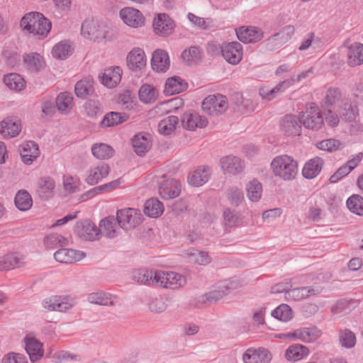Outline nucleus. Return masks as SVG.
<instances>
[{
	"label": "nucleus",
	"mask_w": 363,
	"mask_h": 363,
	"mask_svg": "<svg viewBox=\"0 0 363 363\" xmlns=\"http://www.w3.org/2000/svg\"><path fill=\"white\" fill-rule=\"evenodd\" d=\"M187 89V84L179 77L168 78L164 85V93L166 95L179 94Z\"/></svg>",
	"instance_id": "obj_33"
},
{
	"label": "nucleus",
	"mask_w": 363,
	"mask_h": 363,
	"mask_svg": "<svg viewBox=\"0 0 363 363\" xmlns=\"http://www.w3.org/2000/svg\"><path fill=\"white\" fill-rule=\"evenodd\" d=\"M347 99L339 88L331 86L326 91L322 106L324 109L336 106L339 108Z\"/></svg>",
	"instance_id": "obj_15"
},
{
	"label": "nucleus",
	"mask_w": 363,
	"mask_h": 363,
	"mask_svg": "<svg viewBox=\"0 0 363 363\" xmlns=\"http://www.w3.org/2000/svg\"><path fill=\"white\" fill-rule=\"evenodd\" d=\"M156 285L166 289H178L186 283V277L174 272L155 271Z\"/></svg>",
	"instance_id": "obj_4"
},
{
	"label": "nucleus",
	"mask_w": 363,
	"mask_h": 363,
	"mask_svg": "<svg viewBox=\"0 0 363 363\" xmlns=\"http://www.w3.org/2000/svg\"><path fill=\"white\" fill-rule=\"evenodd\" d=\"M52 53L57 59H66L72 53L71 45L69 42L62 41L53 47Z\"/></svg>",
	"instance_id": "obj_54"
},
{
	"label": "nucleus",
	"mask_w": 363,
	"mask_h": 363,
	"mask_svg": "<svg viewBox=\"0 0 363 363\" xmlns=\"http://www.w3.org/2000/svg\"><path fill=\"white\" fill-rule=\"evenodd\" d=\"M271 315L280 321L288 322L292 319L294 313L289 306L283 303L274 309Z\"/></svg>",
	"instance_id": "obj_51"
},
{
	"label": "nucleus",
	"mask_w": 363,
	"mask_h": 363,
	"mask_svg": "<svg viewBox=\"0 0 363 363\" xmlns=\"http://www.w3.org/2000/svg\"><path fill=\"white\" fill-rule=\"evenodd\" d=\"M186 255L190 262L199 264L206 265L211 262L208 252L191 248L186 250Z\"/></svg>",
	"instance_id": "obj_46"
},
{
	"label": "nucleus",
	"mask_w": 363,
	"mask_h": 363,
	"mask_svg": "<svg viewBox=\"0 0 363 363\" xmlns=\"http://www.w3.org/2000/svg\"><path fill=\"white\" fill-rule=\"evenodd\" d=\"M210 168L208 167H199L188 177V182L193 186H200L208 181Z\"/></svg>",
	"instance_id": "obj_34"
},
{
	"label": "nucleus",
	"mask_w": 363,
	"mask_h": 363,
	"mask_svg": "<svg viewBox=\"0 0 363 363\" xmlns=\"http://www.w3.org/2000/svg\"><path fill=\"white\" fill-rule=\"evenodd\" d=\"M339 340L342 347L350 349L354 347L356 344V336L353 332L345 329L340 332Z\"/></svg>",
	"instance_id": "obj_61"
},
{
	"label": "nucleus",
	"mask_w": 363,
	"mask_h": 363,
	"mask_svg": "<svg viewBox=\"0 0 363 363\" xmlns=\"http://www.w3.org/2000/svg\"><path fill=\"white\" fill-rule=\"evenodd\" d=\"M93 84V79L90 77H86L77 82L74 87L76 96L79 98H85L91 95L94 91Z\"/></svg>",
	"instance_id": "obj_40"
},
{
	"label": "nucleus",
	"mask_w": 363,
	"mask_h": 363,
	"mask_svg": "<svg viewBox=\"0 0 363 363\" xmlns=\"http://www.w3.org/2000/svg\"><path fill=\"white\" fill-rule=\"evenodd\" d=\"M110 167L107 164H101L100 165L90 168L86 182L90 185L97 184L100 180L107 177L109 173Z\"/></svg>",
	"instance_id": "obj_31"
},
{
	"label": "nucleus",
	"mask_w": 363,
	"mask_h": 363,
	"mask_svg": "<svg viewBox=\"0 0 363 363\" xmlns=\"http://www.w3.org/2000/svg\"><path fill=\"white\" fill-rule=\"evenodd\" d=\"M73 97L71 93H60L56 99V106L60 112L68 113L72 107Z\"/></svg>",
	"instance_id": "obj_50"
},
{
	"label": "nucleus",
	"mask_w": 363,
	"mask_h": 363,
	"mask_svg": "<svg viewBox=\"0 0 363 363\" xmlns=\"http://www.w3.org/2000/svg\"><path fill=\"white\" fill-rule=\"evenodd\" d=\"M181 123L185 129L194 130L197 128H204L208 121L205 117L201 116L198 113L189 111L184 113Z\"/></svg>",
	"instance_id": "obj_14"
},
{
	"label": "nucleus",
	"mask_w": 363,
	"mask_h": 363,
	"mask_svg": "<svg viewBox=\"0 0 363 363\" xmlns=\"http://www.w3.org/2000/svg\"><path fill=\"white\" fill-rule=\"evenodd\" d=\"M82 34L86 38L91 40H100L106 38L105 32L102 30L100 24L92 19L85 20L81 28Z\"/></svg>",
	"instance_id": "obj_12"
},
{
	"label": "nucleus",
	"mask_w": 363,
	"mask_h": 363,
	"mask_svg": "<svg viewBox=\"0 0 363 363\" xmlns=\"http://www.w3.org/2000/svg\"><path fill=\"white\" fill-rule=\"evenodd\" d=\"M246 191L250 201H257L262 196V185L257 180H252L247 184Z\"/></svg>",
	"instance_id": "obj_55"
},
{
	"label": "nucleus",
	"mask_w": 363,
	"mask_h": 363,
	"mask_svg": "<svg viewBox=\"0 0 363 363\" xmlns=\"http://www.w3.org/2000/svg\"><path fill=\"white\" fill-rule=\"evenodd\" d=\"M202 52L200 48L191 46L189 49L185 50L182 54V57L187 65H191L201 59Z\"/></svg>",
	"instance_id": "obj_56"
},
{
	"label": "nucleus",
	"mask_w": 363,
	"mask_h": 363,
	"mask_svg": "<svg viewBox=\"0 0 363 363\" xmlns=\"http://www.w3.org/2000/svg\"><path fill=\"white\" fill-rule=\"evenodd\" d=\"M316 147L320 150L332 152L340 150L342 146L340 140L330 138L318 142L316 144Z\"/></svg>",
	"instance_id": "obj_62"
},
{
	"label": "nucleus",
	"mask_w": 363,
	"mask_h": 363,
	"mask_svg": "<svg viewBox=\"0 0 363 363\" xmlns=\"http://www.w3.org/2000/svg\"><path fill=\"white\" fill-rule=\"evenodd\" d=\"M43 307L50 311L64 312L75 305V301L69 296H53L45 298L42 302Z\"/></svg>",
	"instance_id": "obj_6"
},
{
	"label": "nucleus",
	"mask_w": 363,
	"mask_h": 363,
	"mask_svg": "<svg viewBox=\"0 0 363 363\" xmlns=\"http://www.w3.org/2000/svg\"><path fill=\"white\" fill-rule=\"evenodd\" d=\"M323 164L324 161L320 157L311 159L303 166L302 169L303 176L309 179L316 177L321 172Z\"/></svg>",
	"instance_id": "obj_26"
},
{
	"label": "nucleus",
	"mask_w": 363,
	"mask_h": 363,
	"mask_svg": "<svg viewBox=\"0 0 363 363\" xmlns=\"http://www.w3.org/2000/svg\"><path fill=\"white\" fill-rule=\"evenodd\" d=\"M139 98L145 104L150 103L157 98L156 89L149 84H144L139 90Z\"/></svg>",
	"instance_id": "obj_59"
},
{
	"label": "nucleus",
	"mask_w": 363,
	"mask_h": 363,
	"mask_svg": "<svg viewBox=\"0 0 363 363\" xmlns=\"http://www.w3.org/2000/svg\"><path fill=\"white\" fill-rule=\"evenodd\" d=\"M84 257L85 254L83 252L70 248H61L54 253V257L57 262L65 264L78 262Z\"/></svg>",
	"instance_id": "obj_17"
},
{
	"label": "nucleus",
	"mask_w": 363,
	"mask_h": 363,
	"mask_svg": "<svg viewBox=\"0 0 363 363\" xmlns=\"http://www.w3.org/2000/svg\"><path fill=\"white\" fill-rule=\"evenodd\" d=\"M23 62L26 68L31 72L40 71L45 65L42 56L37 52L25 53Z\"/></svg>",
	"instance_id": "obj_32"
},
{
	"label": "nucleus",
	"mask_w": 363,
	"mask_h": 363,
	"mask_svg": "<svg viewBox=\"0 0 363 363\" xmlns=\"http://www.w3.org/2000/svg\"><path fill=\"white\" fill-rule=\"evenodd\" d=\"M179 123V118L175 116H169L160 121L158 131L163 135H169L175 129Z\"/></svg>",
	"instance_id": "obj_47"
},
{
	"label": "nucleus",
	"mask_w": 363,
	"mask_h": 363,
	"mask_svg": "<svg viewBox=\"0 0 363 363\" xmlns=\"http://www.w3.org/2000/svg\"><path fill=\"white\" fill-rule=\"evenodd\" d=\"M322 333L316 327L301 328L289 333L286 336L294 340H300L304 342H313L318 340Z\"/></svg>",
	"instance_id": "obj_11"
},
{
	"label": "nucleus",
	"mask_w": 363,
	"mask_h": 363,
	"mask_svg": "<svg viewBox=\"0 0 363 363\" xmlns=\"http://www.w3.org/2000/svg\"><path fill=\"white\" fill-rule=\"evenodd\" d=\"M4 82L10 89L14 91H21L26 87L25 79L17 73H10L4 75Z\"/></svg>",
	"instance_id": "obj_41"
},
{
	"label": "nucleus",
	"mask_w": 363,
	"mask_h": 363,
	"mask_svg": "<svg viewBox=\"0 0 363 363\" xmlns=\"http://www.w3.org/2000/svg\"><path fill=\"white\" fill-rule=\"evenodd\" d=\"M44 242L47 248L52 249L60 246L68 245L69 240L62 235L53 233L46 236Z\"/></svg>",
	"instance_id": "obj_53"
},
{
	"label": "nucleus",
	"mask_w": 363,
	"mask_h": 363,
	"mask_svg": "<svg viewBox=\"0 0 363 363\" xmlns=\"http://www.w3.org/2000/svg\"><path fill=\"white\" fill-rule=\"evenodd\" d=\"M84 107L86 116L90 118L96 117L98 115H100L102 113L99 102L98 101L88 100L84 104Z\"/></svg>",
	"instance_id": "obj_63"
},
{
	"label": "nucleus",
	"mask_w": 363,
	"mask_h": 363,
	"mask_svg": "<svg viewBox=\"0 0 363 363\" xmlns=\"http://www.w3.org/2000/svg\"><path fill=\"white\" fill-rule=\"evenodd\" d=\"M227 196L230 203L235 206H239L244 199L242 191L235 186L228 190Z\"/></svg>",
	"instance_id": "obj_64"
},
{
	"label": "nucleus",
	"mask_w": 363,
	"mask_h": 363,
	"mask_svg": "<svg viewBox=\"0 0 363 363\" xmlns=\"http://www.w3.org/2000/svg\"><path fill=\"white\" fill-rule=\"evenodd\" d=\"M223 219L225 225L229 228L238 226L242 221V218L240 213L235 210L226 208L223 211Z\"/></svg>",
	"instance_id": "obj_57"
},
{
	"label": "nucleus",
	"mask_w": 363,
	"mask_h": 363,
	"mask_svg": "<svg viewBox=\"0 0 363 363\" xmlns=\"http://www.w3.org/2000/svg\"><path fill=\"white\" fill-rule=\"evenodd\" d=\"M23 262V257L15 254H9L0 257V271L9 270L19 267Z\"/></svg>",
	"instance_id": "obj_42"
},
{
	"label": "nucleus",
	"mask_w": 363,
	"mask_h": 363,
	"mask_svg": "<svg viewBox=\"0 0 363 363\" xmlns=\"http://www.w3.org/2000/svg\"><path fill=\"white\" fill-rule=\"evenodd\" d=\"M340 117L347 121L355 120L358 116V108L356 105H353L347 99L337 109Z\"/></svg>",
	"instance_id": "obj_45"
},
{
	"label": "nucleus",
	"mask_w": 363,
	"mask_h": 363,
	"mask_svg": "<svg viewBox=\"0 0 363 363\" xmlns=\"http://www.w3.org/2000/svg\"><path fill=\"white\" fill-rule=\"evenodd\" d=\"M169 57L167 52L157 49L152 53L151 66L157 72H165L169 67Z\"/></svg>",
	"instance_id": "obj_23"
},
{
	"label": "nucleus",
	"mask_w": 363,
	"mask_h": 363,
	"mask_svg": "<svg viewBox=\"0 0 363 363\" xmlns=\"http://www.w3.org/2000/svg\"><path fill=\"white\" fill-rule=\"evenodd\" d=\"M222 55L229 64L238 65L242 59V46L237 41L223 43L222 44Z\"/></svg>",
	"instance_id": "obj_7"
},
{
	"label": "nucleus",
	"mask_w": 363,
	"mask_h": 363,
	"mask_svg": "<svg viewBox=\"0 0 363 363\" xmlns=\"http://www.w3.org/2000/svg\"><path fill=\"white\" fill-rule=\"evenodd\" d=\"M20 155L24 164L30 165L40 156L38 145L34 141H28L21 146Z\"/></svg>",
	"instance_id": "obj_19"
},
{
	"label": "nucleus",
	"mask_w": 363,
	"mask_h": 363,
	"mask_svg": "<svg viewBox=\"0 0 363 363\" xmlns=\"http://www.w3.org/2000/svg\"><path fill=\"white\" fill-rule=\"evenodd\" d=\"M300 120L301 125L312 130H320L324 123L323 115L318 106L313 103L306 106L305 111L301 112Z\"/></svg>",
	"instance_id": "obj_2"
},
{
	"label": "nucleus",
	"mask_w": 363,
	"mask_h": 363,
	"mask_svg": "<svg viewBox=\"0 0 363 363\" xmlns=\"http://www.w3.org/2000/svg\"><path fill=\"white\" fill-rule=\"evenodd\" d=\"M37 12H30L26 13L21 20L20 25L22 29L24 31H26L29 33H33V30H36L35 29V23H37V16L35 13Z\"/></svg>",
	"instance_id": "obj_60"
},
{
	"label": "nucleus",
	"mask_w": 363,
	"mask_h": 363,
	"mask_svg": "<svg viewBox=\"0 0 363 363\" xmlns=\"http://www.w3.org/2000/svg\"><path fill=\"white\" fill-rule=\"evenodd\" d=\"M133 277L139 283L146 285H156L155 271L139 269L134 272Z\"/></svg>",
	"instance_id": "obj_49"
},
{
	"label": "nucleus",
	"mask_w": 363,
	"mask_h": 363,
	"mask_svg": "<svg viewBox=\"0 0 363 363\" xmlns=\"http://www.w3.org/2000/svg\"><path fill=\"white\" fill-rule=\"evenodd\" d=\"M272 359V353L263 347L249 348L242 354L244 363H269Z\"/></svg>",
	"instance_id": "obj_8"
},
{
	"label": "nucleus",
	"mask_w": 363,
	"mask_h": 363,
	"mask_svg": "<svg viewBox=\"0 0 363 363\" xmlns=\"http://www.w3.org/2000/svg\"><path fill=\"white\" fill-rule=\"evenodd\" d=\"M220 164L223 171L233 174L241 172L244 168L243 162L239 157L232 155L223 157Z\"/></svg>",
	"instance_id": "obj_28"
},
{
	"label": "nucleus",
	"mask_w": 363,
	"mask_h": 363,
	"mask_svg": "<svg viewBox=\"0 0 363 363\" xmlns=\"http://www.w3.org/2000/svg\"><path fill=\"white\" fill-rule=\"evenodd\" d=\"M270 166L274 175L284 181L294 179L298 172V162L287 155L275 157Z\"/></svg>",
	"instance_id": "obj_1"
},
{
	"label": "nucleus",
	"mask_w": 363,
	"mask_h": 363,
	"mask_svg": "<svg viewBox=\"0 0 363 363\" xmlns=\"http://www.w3.org/2000/svg\"><path fill=\"white\" fill-rule=\"evenodd\" d=\"M75 232L80 238L89 241L96 240L99 235V228L88 219L78 221L75 225Z\"/></svg>",
	"instance_id": "obj_9"
},
{
	"label": "nucleus",
	"mask_w": 363,
	"mask_h": 363,
	"mask_svg": "<svg viewBox=\"0 0 363 363\" xmlns=\"http://www.w3.org/2000/svg\"><path fill=\"white\" fill-rule=\"evenodd\" d=\"M116 220L122 229L128 231L140 225L143 215L139 209L125 208L117 211Z\"/></svg>",
	"instance_id": "obj_3"
},
{
	"label": "nucleus",
	"mask_w": 363,
	"mask_h": 363,
	"mask_svg": "<svg viewBox=\"0 0 363 363\" xmlns=\"http://www.w3.org/2000/svg\"><path fill=\"white\" fill-rule=\"evenodd\" d=\"M14 203L18 209L22 211L29 210L33 205V199L30 194L24 189L18 191L15 196Z\"/></svg>",
	"instance_id": "obj_44"
},
{
	"label": "nucleus",
	"mask_w": 363,
	"mask_h": 363,
	"mask_svg": "<svg viewBox=\"0 0 363 363\" xmlns=\"http://www.w3.org/2000/svg\"><path fill=\"white\" fill-rule=\"evenodd\" d=\"M121 73L122 69L119 67L107 68L101 77V83L108 88H113L121 82Z\"/></svg>",
	"instance_id": "obj_30"
},
{
	"label": "nucleus",
	"mask_w": 363,
	"mask_h": 363,
	"mask_svg": "<svg viewBox=\"0 0 363 363\" xmlns=\"http://www.w3.org/2000/svg\"><path fill=\"white\" fill-rule=\"evenodd\" d=\"M348 63L354 67L363 63V44L355 43L350 45L347 53Z\"/></svg>",
	"instance_id": "obj_38"
},
{
	"label": "nucleus",
	"mask_w": 363,
	"mask_h": 363,
	"mask_svg": "<svg viewBox=\"0 0 363 363\" xmlns=\"http://www.w3.org/2000/svg\"><path fill=\"white\" fill-rule=\"evenodd\" d=\"M309 350L306 346L294 344L289 346L285 352V357L289 361L296 362L306 357Z\"/></svg>",
	"instance_id": "obj_37"
},
{
	"label": "nucleus",
	"mask_w": 363,
	"mask_h": 363,
	"mask_svg": "<svg viewBox=\"0 0 363 363\" xmlns=\"http://www.w3.org/2000/svg\"><path fill=\"white\" fill-rule=\"evenodd\" d=\"M26 350L32 362L39 360L43 356V344L33 337L26 336L24 339Z\"/></svg>",
	"instance_id": "obj_24"
},
{
	"label": "nucleus",
	"mask_w": 363,
	"mask_h": 363,
	"mask_svg": "<svg viewBox=\"0 0 363 363\" xmlns=\"http://www.w3.org/2000/svg\"><path fill=\"white\" fill-rule=\"evenodd\" d=\"M117 297L102 291L94 292L88 296V301L91 303L101 306H114Z\"/></svg>",
	"instance_id": "obj_36"
},
{
	"label": "nucleus",
	"mask_w": 363,
	"mask_h": 363,
	"mask_svg": "<svg viewBox=\"0 0 363 363\" xmlns=\"http://www.w3.org/2000/svg\"><path fill=\"white\" fill-rule=\"evenodd\" d=\"M153 28L157 34L164 36L171 33L174 23L167 14L160 13L155 18Z\"/></svg>",
	"instance_id": "obj_25"
},
{
	"label": "nucleus",
	"mask_w": 363,
	"mask_h": 363,
	"mask_svg": "<svg viewBox=\"0 0 363 363\" xmlns=\"http://www.w3.org/2000/svg\"><path fill=\"white\" fill-rule=\"evenodd\" d=\"M163 211L162 203L157 199H150L145 203L144 213L149 217L157 218L163 213Z\"/></svg>",
	"instance_id": "obj_43"
},
{
	"label": "nucleus",
	"mask_w": 363,
	"mask_h": 363,
	"mask_svg": "<svg viewBox=\"0 0 363 363\" xmlns=\"http://www.w3.org/2000/svg\"><path fill=\"white\" fill-rule=\"evenodd\" d=\"M132 145L137 155H145L151 147L150 135L140 133L135 135L132 139Z\"/></svg>",
	"instance_id": "obj_27"
},
{
	"label": "nucleus",
	"mask_w": 363,
	"mask_h": 363,
	"mask_svg": "<svg viewBox=\"0 0 363 363\" xmlns=\"http://www.w3.org/2000/svg\"><path fill=\"white\" fill-rule=\"evenodd\" d=\"M228 107L225 96L222 94L209 95L202 102V108L204 112L211 116L223 113Z\"/></svg>",
	"instance_id": "obj_5"
},
{
	"label": "nucleus",
	"mask_w": 363,
	"mask_h": 363,
	"mask_svg": "<svg viewBox=\"0 0 363 363\" xmlns=\"http://www.w3.org/2000/svg\"><path fill=\"white\" fill-rule=\"evenodd\" d=\"M91 152L97 159L106 160L113 156L114 150L107 144L96 143L91 147Z\"/></svg>",
	"instance_id": "obj_48"
},
{
	"label": "nucleus",
	"mask_w": 363,
	"mask_h": 363,
	"mask_svg": "<svg viewBox=\"0 0 363 363\" xmlns=\"http://www.w3.org/2000/svg\"><path fill=\"white\" fill-rule=\"evenodd\" d=\"M238 38L245 43H257L264 37L263 32L256 27H240L235 30Z\"/></svg>",
	"instance_id": "obj_13"
},
{
	"label": "nucleus",
	"mask_w": 363,
	"mask_h": 363,
	"mask_svg": "<svg viewBox=\"0 0 363 363\" xmlns=\"http://www.w3.org/2000/svg\"><path fill=\"white\" fill-rule=\"evenodd\" d=\"M181 191L180 182L174 179L164 182L159 187V194L164 199H171L177 197Z\"/></svg>",
	"instance_id": "obj_18"
},
{
	"label": "nucleus",
	"mask_w": 363,
	"mask_h": 363,
	"mask_svg": "<svg viewBox=\"0 0 363 363\" xmlns=\"http://www.w3.org/2000/svg\"><path fill=\"white\" fill-rule=\"evenodd\" d=\"M116 220L114 216H108L102 219L99 223V233L109 238L116 237L118 235Z\"/></svg>",
	"instance_id": "obj_35"
},
{
	"label": "nucleus",
	"mask_w": 363,
	"mask_h": 363,
	"mask_svg": "<svg viewBox=\"0 0 363 363\" xmlns=\"http://www.w3.org/2000/svg\"><path fill=\"white\" fill-rule=\"evenodd\" d=\"M37 23H35V29L32 34L38 35L40 38H45L51 30V22L46 18L42 13H36Z\"/></svg>",
	"instance_id": "obj_39"
},
{
	"label": "nucleus",
	"mask_w": 363,
	"mask_h": 363,
	"mask_svg": "<svg viewBox=\"0 0 363 363\" xmlns=\"http://www.w3.org/2000/svg\"><path fill=\"white\" fill-rule=\"evenodd\" d=\"M301 125L300 118L294 115H286L281 121V129L288 135H300Z\"/></svg>",
	"instance_id": "obj_16"
},
{
	"label": "nucleus",
	"mask_w": 363,
	"mask_h": 363,
	"mask_svg": "<svg viewBox=\"0 0 363 363\" xmlns=\"http://www.w3.org/2000/svg\"><path fill=\"white\" fill-rule=\"evenodd\" d=\"M348 209L359 216H363V198L358 194H353L347 201Z\"/></svg>",
	"instance_id": "obj_58"
},
{
	"label": "nucleus",
	"mask_w": 363,
	"mask_h": 363,
	"mask_svg": "<svg viewBox=\"0 0 363 363\" xmlns=\"http://www.w3.org/2000/svg\"><path fill=\"white\" fill-rule=\"evenodd\" d=\"M21 130V123L16 119L7 118L0 122V133L4 138L16 137Z\"/></svg>",
	"instance_id": "obj_20"
},
{
	"label": "nucleus",
	"mask_w": 363,
	"mask_h": 363,
	"mask_svg": "<svg viewBox=\"0 0 363 363\" xmlns=\"http://www.w3.org/2000/svg\"><path fill=\"white\" fill-rule=\"evenodd\" d=\"M55 182L50 177H42L38 180L37 194L43 200H48L54 196Z\"/></svg>",
	"instance_id": "obj_21"
},
{
	"label": "nucleus",
	"mask_w": 363,
	"mask_h": 363,
	"mask_svg": "<svg viewBox=\"0 0 363 363\" xmlns=\"http://www.w3.org/2000/svg\"><path fill=\"white\" fill-rule=\"evenodd\" d=\"M127 61L129 68L132 70L143 68L147 63L144 50L139 48L133 49L128 55Z\"/></svg>",
	"instance_id": "obj_22"
},
{
	"label": "nucleus",
	"mask_w": 363,
	"mask_h": 363,
	"mask_svg": "<svg viewBox=\"0 0 363 363\" xmlns=\"http://www.w3.org/2000/svg\"><path fill=\"white\" fill-rule=\"evenodd\" d=\"M320 291L318 289L311 287H298L294 289H289L286 291V299L288 301H298L303 298H308L309 296L318 294Z\"/></svg>",
	"instance_id": "obj_29"
},
{
	"label": "nucleus",
	"mask_w": 363,
	"mask_h": 363,
	"mask_svg": "<svg viewBox=\"0 0 363 363\" xmlns=\"http://www.w3.org/2000/svg\"><path fill=\"white\" fill-rule=\"evenodd\" d=\"M120 16L126 25L133 28L141 27L145 23L143 13L133 7H125L121 9Z\"/></svg>",
	"instance_id": "obj_10"
},
{
	"label": "nucleus",
	"mask_w": 363,
	"mask_h": 363,
	"mask_svg": "<svg viewBox=\"0 0 363 363\" xmlns=\"http://www.w3.org/2000/svg\"><path fill=\"white\" fill-rule=\"evenodd\" d=\"M127 117L118 112H110L104 116L101 125L104 128L115 126L125 121Z\"/></svg>",
	"instance_id": "obj_52"
}]
</instances>
